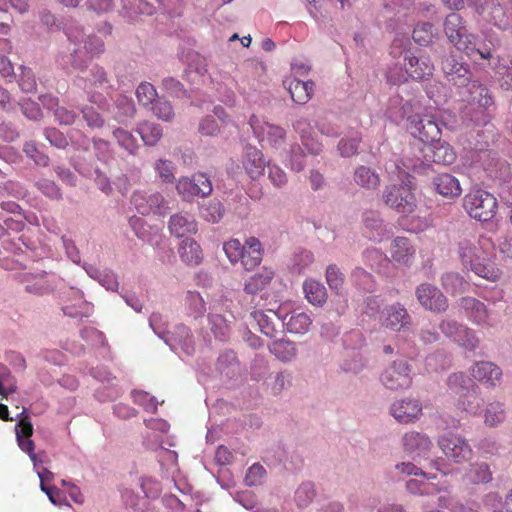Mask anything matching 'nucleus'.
Here are the masks:
<instances>
[{
	"mask_svg": "<svg viewBox=\"0 0 512 512\" xmlns=\"http://www.w3.org/2000/svg\"><path fill=\"white\" fill-rule=\"evenodd\" d=\"M360 142L361 137L359 135L342 138L338 143L340 155L343 157H351L355 155L358 151Z\"/></svg>",
	"mask_w": 512,
	"mask_h": 512,
	"instance_id": "de8ad7c7",
	"label": "nucleus"
},
{
	"mask_svg": "<svg viewBox=\"0 0 512 512\" xmlns=\"http://www.w3.org/2000/svg\"><path fill=\"white\" fill-rule=\"evenodd\" d=\"M55 118L60 124L71 125L75 122L77 114L65 107H57L54 111Z\"/></svg>",
	"mask_w": 512,
	"mask_h": 512,
	"instance_id": "338daca9",
	"label": "nucleus"
},
{
	"mask_svg": "<svg viewBox=\"0 0 512 512\" xmlns=\"http://www.w3.org/2000/svg\"><path fill=\"white\" fill-rule=\"evenodd\" d=\"M19 86L24 92H32L36 89V80L29 68H21Z\"/></svg>",
	"mask_w": 512,
	"mask_h": 512,
	"instance_id": "13d9d810",
	"label": "nucleus"
},
{
	"mask_svg": "<svg viewBox=\"0 0 512 512\" xmlns=\"http://www.w3.org/2000/svg\"><path fill=\"white\" fill-rule=\"evenodd\" d=\"M198 132L201 136L215 137L220 133V127L214 116L207 115L203 117L198 124Z\"/></svg>",
	"mask_w": 512,
	"mask_h": 512,
	"instance_id": "09e8293b",
	"label": "nucleus"
},
{
	"mask_svg": "<svg viewBox=\"0 0 512 512\" xmlns=\"http://www.w3.org/2000/svg\"><path fill=\"white\" fill-rule=\"evenodd\" d=\"M418 150L422 153V158L418 157L415 162L405 164L407 169L415 171L429 162L450 165L456 159L453 148L447 142H440L439 140L435 141V143L422 144L418 147Z\"/></svg>",
	"mask_w": 512,
	"mask_h": 512,
	"instance_id": "39448f33",
	"label": "nucleus"
},
{
	"mask_svg": "<svg viewBox=\"0 0 512 512\" xmlns=\"http://www.w3.org/2000/svg\"><path fill=\"white\" fill-rule=\"evenodd\" d=\"M314 497V485L310 482L301 484L295 492V500L299 507H306Z\"/></svg>",
	"mask_w": 512,
	"mask_h": 512,
	"instance_id": "49530a36",
	"label": "nucleus"
},
{
	"mask_svg": "<svg viewBox=\"0 0 512 512\" xmlns=\"http://www.w3.org/2000/svg\"><path fill=\"white\" fill-rule=\"evenodd\" d=\"M265 475V469L260 464H253L249 469L245 477V482L249 486H254L260 483L261 479Z\"/></svg>",
	"mask_w": 512,
	"mask_h": 512,
	"instance_id": "e2e57ef3",
	"label": "nucleus"
},
{
	"mask_svg": "<svg viewBox=\"0 0 512 512\" xmlns=\"http://www.w3.org/2000/svg\"><path fill=\"white\" fill-rule=\"evenodd\" d=\"M354 181L362 188L375 190L379 187L381 180L379 174L374 169L360 165L355 169Z\"/></svg>",
	"mask_w": 512,
	"mask_h": 512,
	"instance_id": "c85d7f7f",
	"label": "nucleus"
},
{
	"mask_svg": "<svg viewBox=\"0 0 512 512\" xmlns=\"http://www.w3.org/2000/svg\"><path fill=\"white\" fill-rule=\"evenodd\" d=\"M404 450L413 459L425 458L433 447V444L425 434L411 431L406 433L402 439Z\"/></svg>",
	"mask_w": 512,
	"mask_h": 512,
	"instance_id": "2eb2a0df",
	"label": "nucleus"
},
{
	"mask_svg": "<svg viewBox=\"0 0 512 512\" xmlns=\"http://www.w3.org/2000/svg\"><path fill=\"white\" fill-rule=\"evenodd\" d=\"M41 28L47 29L53 32L65 30L67 28L66 23L62 19H57L49 10L43 9L39 12Z\"/></svg>",
	"mask_w": 512,
	"mask_h": 512,
	"instance_id": "79ce46f5",
	"label": "nucleus"
},
{
	"mask_svg": "<svg viewBox=\"0 0 512 512\" xmlns=\"http://www.w3.org/2000/svg\"><path fill=\"white\" fill-rule=\"evenodd\" d=\"M23 114L30 120H39L42 117V111L39 105L30 100H25L20 104Z\"/></svg>",
	"mask_w": 512,
	"mask_h": 512,
	"instance_id": "680f3d73",
	"label": "nucleus"
},
{
	"mask_svg": "<svg viewBox=\"0 0 512 512\" xmlns=\"http://www.w3.org/2000/svg\"><path fill=\"white\" fill-rule=\"evenodd\" d=\"M151 109L156 117L164 121H169L174 117L172 105L162 98H158Z\"/></svg>",
	"mask_w": 512,
	"mask_h": 512,
	"instance_id": "603ef678",
	"label": "nucleus"
},
{
	"mask_svg": "<svg viewBox=\"0 0 512 512\" xmlns=\"http://www.w3.org/2000/svg\"><path fill=\"white\" fill-rule=\"evenodd\" d=\"M364 225L367 229V237L373 241H381L389 233L386 225L375 211L364 213Z\"/></svg>",
	"mask_w": 512,
	"mask_h": 512,
	"instance_id": "cd10ccee",
	"label": "nucleus"
},
{
	"mask_svg": "<svg viewBox=\"0 0 512 512\" xmlns=\"http://www.w3.org/2000/svg\"><path fill=\"white\" fill-rule=\"evenodd\" d=\"M471 374L475 380L487 387H495L501 379L502 370L492 362L480 361L475 363Z\"/></svg>",
	"mask_w": 512,
	"mask_h": 512,
	"instance_id": "aec40b11",
	"label": "nucleus"
},
{
	"mask_svg": "<svg viewBox=\"0 0 512 512\" xmlns=\"http://www.w3.org/2000/svg\"><path fill=\"white\" fill-rule=\"evenodd\" d=\"M81 113L88 127L98 129L104 126L105 119L93 107H83Z\"/></svg>",
	"mask_w": 512,
	"mask_h": 512,
	"instance_id": "864d4df0",
	"label": "nucleus"
},
{
	"mask_svg": "<svg viewBox=\"0 0 512 512\" xmlns=\"http://www.w3.org/2000/svg\"><path fill=\"white\" fill-rule=\"evenodd\" d=\"M454 341L468 350H475L479 343L475 333L466 326L459 330V333L457 336H455Z\"/></svg>",
	"mask_w": 512,
	"mask_h": 512,
	"instance_id": "a18cd8bd",
	"label": "nucleus"
},
{
	"mask_svg": "<svg viewBox=\"0 0 512 512\" xmlns=\"http://www.w3.org/2000/svg\"><path fill=\"white\" fill-rule=\"evenodd\" d=\"M267 312L268 313L261 310H255L251 313V316L257 322L259 330L266 336L272 338L275 337L277 330L275 328L271 315L277 316V314L273 310H268Z\"/></svg>",
	"mask_w": 512,
	"mask_h": 512,
	"instance_id": "72a5a7b5",
	"label": "nucleus"
},
{
	"mask_svg": "<svg viewBox=\"0 0 512 512\" xmlns=\"http://www.w3.org/2000/svg\"><path fill=\"white\" fill-rule=\"evenodd\" d=\"M461 306L467 317L474 323L483 325L488 320V310L484 303L473 297H463Z\"/></svg>",
	"mask_w": 512,
	"mask_h": 512,
	"instance_id": "bb28decb",
	"label": "nucleus"
},
{
	"mask_svg": "<svg viewBox=\"0 0 512 512\" xmlns=\"http://www.w3.org/2000/svg\"><path fill=\"white\" fill-rule=\"evenodd\" d=\"M73 36L70 40L83 43V46L79 45L73 49L71 54L72 66L82 70L88 60L103 51L104 44L96 34H73Z\"/></svg>",
	"mask_w": 512,
	"mask_h": 512,
	"instance_id": "423d86ee",
	"label": "nucleus"
},
{
	"mask_svg": "<svg viewBox=\"0 0 512 512\" xmlns=\"http://www.w3.org/2000/svg\"><path fill=\"white\" fill-rule=\"evenodd\" d=\"M391 260L398 265L410 266L415 257L416 249L406 237H396L389 249Z\"/></svg>",
	"mask_w": 512,
	"mask_h": 512,
	"instance_id": "f3484780",
	"label": "nucleus"
},
{
	"mask_svg": "<svg viewBox=\"0 0 512 512\" xmlns=\"http://www.w3.org/2000/svg\"><path fill=\"white\" fill-rule=\"evenodd\" d=\"M380 322L386 328L399 331L410 323V316L404 307L397 304L386 307L381 312Z\"/></svg>",
	"mask_w": 512,
	"mask_h": 512,
	"instance_id": "412c9836",
	"label": "nucleus"
},
{
	"mask_svg": "<svg viewBox=\"0 0 512 512\" xmlns=\"http://www.w3.org/2000/svg\"><path fill=\"white\" fill-rule=\"evenodd\" d=\"M442 69L447 80L458 87L468 86L472 82L469 67L458 62L453 56L443 61Z\"/></svg>",
	"mask_w": 512,
	"mask_h": 512,
	"instance_id": "4468645a",
	"label": "nucleus"
},
{
	"mask_svg": "<svg viewBox=\"0 0 512 512\" xmlns=\"http://www.w3.org/2000/svg\"><path fill=\"white\" fill-rule=\"evenodd\" d=\"M168 229L171 235L182 238L196 234L198 225L192 215L188 213H177L170 217Z\"/></svg>",
	"mask_w": 512,
	"mask_h": 512,
	"instance_id": "6ab92c4d",
	"label": "nucleus"
},
{
	"mask_svg": "<svg viewBox=\"0 0 512 512\" xmlns=\"http://www.w3.org/2000/svg\"><path fill=\"white\" fill-rule=\"evenodd\" d=\"M476 34H449V42L453 44L457 50L465 53L467 56L472 57L478 54L482 59H490L492 54L488 48H477L475 44Z\"/></svg>",
	"mask_w": 512,
	"mask_h": 512,
	"instance_id": "a211bd4d",
	"label": "nucleus"
},
{
	"mask_svg": "<svg viewBox=\"0 0 512 512\" xmlns=\"http://www.w3.org/2000/svg\"><path fill=\"white\" fill-rule=\"evenodd\" d=\"M305 297L312 305H322L325 303L327 294L326 289L316 280H306L303 285Z\"/></svg>",
	"mask_w": 512,
	"mask_h": 512,
	"instance_id": "2f4dec72",
	"label": "nucleus"
},
{
	"mask_svg": "<svg viewBox=\"0 0 512 512\" xmlns=\"http://www.w3.org/2000/svg\"><path fill=\"white\" fill-rule=\"evenodd\" d=\"M26 155L33 159L37 165L47 166L49 158L45 154L38 151L37 146L34 142H26L23 148Z\"/></svg>",
	"mask_w": 512,
	"mask_h": 512,
	"instance_id": "6e6d98bb",
	"label": "nucleus"
},
{
	"mask_svg": "<svg viewBox=\"0 0 512 512\" xmlns=\"http://www.w3.org/2000/svg\"><path fill=\"white\" fill-rule=\"evenodd\" d=\"M469 92L472 100L477 102L479 106L489 108L494 104L493 97L489 93L488 88L479 81H472L469 84Z\"/></svg>",
	"mask_w": 512,
	"mask_h": 512,
	"instance_id": "c9c22d12",
	"label": "nucleus"
},
{
	"mask_svg": "<svg viewBox=\"0 0 512 512\" xmlns=\"http://www.w3.org/2000/svg\"><path fill=\"white\" fill-rule=\"evenodd\" d=\"M138 133L146 145H155L162 137V129L158 124L143 122L138 127Z\"/></svg>",
	"mask_w": 512,
	"mask_h": 512,
	"instance_id": "e433bc0d",
	"label": "nucleus"
},
{
	"mask_svg": "<svg viewBox=\"0 0 512 512\" xmlns=\"http://www.w3.org/2000/svg\"><path fill=\"white\" fill-rule=\"evenodd\" d=\"M464 326L458 324L456 321L452 319H445L443 320L439 328L447 337L455 339V336L459 333V330L462 329Z\"/></svg>",
	"mask_w": 512,
	"mask_h": 512,
	"instance_id": "774afa93",
	"label": "nucleus"
},
{
	"mask_svg": "<svg viewBox=\"0 0 512 512\" xmlns=\"http://www.w3.org/2000/svg\"><path fill=\"white\" fill-rule=\"evenodd\" d=\"M415 294L420 305L426 310L441 313L448 308L446 296L434 285L422 283L416 288Z\"/></svg>",
	"mask_w": 512,
	"mask_h": 512,
	"instance_id": "9b49d317",
	"label": "nucleus"
},
{
	"mask_svg": "<svg viewBox=\"0 0 512 512\" xmlns=\"http://www.w3.org/2000/svg\"><path fill=\"white\" fill-rule=\"evenodd\" d=\"M17 391V385L15 378L9 371L3 373V377L0 380V395L2 398H7L8 395L13 394Z\"/></svg>",
	"mask_w": 512,
	"mask_h": 512,
	"instance_id": "4d7b16f0",
	"label": "nucleus"
},
{
	"mask_svg": "<svg viewBox=\"0 0 512 512\" xmlns=\"http://www.w3.org/2000/svg\"><path fill=\"white\" fill-rule=\"evenodd\" d=\"M155 170L163 182H172L174 180L173 167L171 163L160 159L156 165Z\"/></svg>",
	"mask_w": 512,
	"mask_h": 512,
	"instance_id": "052dcab7",
	"label": "nucleus"
},
{
	"mask_svg": "<svg viewBox=\"0 0 512 512\" xmlns=\"http://www.w3.org/2000/svg\"><path fill=\"white\" fill-rule=\"evenodd\" d=\"M438 444L443 453L457 463L468 461L472 457L473 452L470 445L461 436L444 435L439 439Z\"/></svg>",
	"mask_w": 512,
	"mask_h": 512,
	"instance_id": "f8f14e48",
	"label": "nucleus"
},
{
	"mask_svg": "<svg viewBox=\"0 0 512 512\" xmlns=\"http://www.w3.org/2000/svg\"><path fill=\"white\" fill-rule=\"evenodd\" d=\"M113 136L121 148L126 150L129 154L135 155L139 145L137 139L131 132L123 128H117L113 131Z\"/></svg>",
	"mask_w": 512,
	"mask_h": 512,
	"instance_id": "ea45409f",
	"label": "nucleus"
},
{
	"mask_svg": "<svg viewBox=\"0 0 512 512\" xmlns=\"http://www.w3.org/2000/svg\"><path fill=\"white\" fill-rule=\"evenodd\" d=\"M243 252L240 261L246 270H251L260 264L263 250L257 238L249 237L244 243Z\"/></svg>",
	"mask_w": 512,
	"mask_h": 512,
	"instance_id": "393cba45",
	"label": "nucleus"
},
{
	"mask_svg": "<svg viewBox=\"0 0 512 512\" xmlns=\"http://www.w3.org/2000/svg\"><path fill=\"white\" fill-rule=\"evenodd\" d=\"M406 487L413 494H432L438 490L433 483L424 480V478L421 480L410 479L407 481Z\"/></svg>",
	"mask_w": 512,
	"mask_h": 512,
	"instance_id": "3c124183",
	"label": "nucleus"
},
{
	"mask_svg": "<svg viewBox=\"0 0 512 512\" xmlns=\"http://www.w3.org/2000/svg\"><path fill=\"white\" fill-rule=\"evenodd\" d=\"M444 289L452 295L462 293L467 286V282L457 272H448L441 278Z\"/></svg>",
	"mask_w": 512,
	"mask_h": 512,
	"instance_id": "58836bf2",
	"label": "nucleus"
},
{
	"mask_svg": "<svg viewBox=\"0 0 512 512\" xmlns=\"http://www.w3.org/2000/svg\"><path fill=\"white\" fill-rule=\"evenodd\" d=\"M326 280L331 289L338 290L343 284V274L335 265H329L326 270Z\"/></svg>",
	"mask_w": 512,
	"mask_h": 512,
	"instance_id": "bf43d9fd",
	"label": "nucleus"
},
{
	"mask_svg": "<svg viewBox=\"0 0 512 512\" xmlns=\"http://www.w3.org/2000/svg\"><path fill=\"white\" fill-rule=\"evenodd\" d=\"M224 207L219 200H211L208 205L203 208V216L213 223L220 221L224 215Z\"/></svg>",
	"mask_w": 512,
	"mask_h": 512,
	"instance_id": "8fccbe9b",
	"label": "nucleus"
},
{
	"mask_svg": "<svg viewBox=\"0 0 512 512\" xmlns=\"http://www.w3.org/2000/svg\"><path fill=\"white\" fill-rule=\"evenodd\" d=\"M463 207L470 217L478 221H489L498 208L493 194L483 189H472L463 198Z\"/></svg>",
	"mask_w": 512,
	"mask_h": 512,
	"instance_id": "20e7f679",
	"label": "nucleus"
},
{
	"mask_svg": "<svg viewBox=\"0 0 512 512\" xmlns=\"http://www.w3.org/2000/svg\"><path fill=\"white\" fill-rule=\"evenodd\" d=\"M466 477L472 484L488 483L492 480V473L488 464L475 463L471 465Z\"/></svg>",
	"mask_w": 512,
	"mask_h": 512,
	"instance_id": "4c0bfd02",
	"label": "nucleus"
},
{
	"mask_svg": "<svg viewBox=\"0 0 512 512\" xmlns=\"http://www.w3.org/2000/svg\"><path fill=\"white\" fill-rule=\"evenodd\" d=\"M292 100L297 104H306L314 93L315 84L313 81H301L293 78L285 82Z\"/></svg>",
	"mask_w": 512,
	"mask_h": 512,
	"instance_id": "5701e85b",
	"label": "nucleus"
},
{
	"mask_svg": "<svg viewBox=\"0 0 512 512\" xmlns=\"http://www.w3.org/2000/svg\"><path fill=\"white\" fill-rule=\"evenodd\" d=\"M176 189L185 200H191L194 197H206L212 192L210 179L203 173H197L191 177H181Z\"/></svg>",
	"mask_w": 512,
	"mask_h": 512,
	"instance_id": "9d476101",
	"label": "nucleus"
},
{
	"mask_svg": "<svg viewBox=\"0 0 512 512\" xmlns=\"http://www.w3.org/2000/svg\"><path fill=\"white\" fill-rule=\"evenodd\" d=\"M505 418L504 409L501 403H491L485 411V423L491 427L497 426Z\"/></svg>",
	"mask_w": 512,
	"mask_h": 512,
	"instance_id": "c03bdc74",
	"label": "nucleus"
},
{
	"mask_svg": "<svg viewBox=\"0 0 512 512\" xmlns=\"http://www.w3.org/2000/svg\"><path fill=\"white\" fill-rule=\"evenodd\" d=\"M181 260L190 266H197L203 260V252L200 244L192 238L184 239L178 248Z\"/></svg>",
	"mask_w": 512,
	"mask_h": 512,
	"instance_id": "a878e982",
	"label": "nucleus"
},
{
	"mask_svg": "<svg viewBox=\"0 0 512 512\" xmlns=\"http://www.w3.org/2000/svg\"><path fill=\"white\" fill-rule=\"evenodd\" d=\"M270 351L281 361H290L296 356V347L293 342L279 340L274 341L270 346Z\"/></svg>",
	"mask_w": 512,
	"mask_h": 512,
	"instance_id": "a19ab883",
	"label": "nucleus"
},
{
	"mask_svg": "<svg viewBox=\"0 0 512 512\" xmlns=\"http://www.w3.org/2000/svg\"><path fill=\"white\" fill-rule=\"evenodd\" d=\"M455 251L464 271L490 282L500 280L502 272L495 262V245L490 237H463L457 242Z\"/></svg>",
	"mask_w": 512,
	"mask_h": 512,
	"instance_id": "f257e3e1",
	"label": "nucleus"
},
{
	"mask_svg": "<svg viewBox=\"0 0 512 512\" xmlns=\"http://www.w3.org/2000/svg\"><path fill=\"white\" fill-rule=\"evenodd\" d=\"M265 160L262 152L254 147L247 146L243 156V167L253 179L260 177L265 169Z\"/></svg>",
	"mask_w": 512,
	"mask_h": 512,
	"instance_id": "4be33fe9",
	"label": "nucleus"
},
{
	"mask_svg": "<svg viewBox=\"0 0 512 512\" xmlns=\"http://www.w3.org/2000/svg\"><path fill=\"white\" fill-rule=\"evenodd\" d=\"M464 28L463 19L459 14L451 13L446 17L444 22L445 32H461Z\"/></svg>",
	"mask_w": 512,
	"mask_h": 512,
	"instance_id": "0e129e2a",
	"label": "nucleus"
},
{
	"mask_svg": "<svg viewBox=\"0 0 512 512\" xmlns=\"http://www.w3.org/2000/svg\"><path fill=\"white\" fill-rule=\"evenodd\" d=\"M244 244L238 239H231L226 242L223 246L226 256L232 263H236L240 260L243 252Z\"/></svg>",
	"mask_w": 512,
	"mask_h": 512,
	"instance_id": "5fc2aeb1",
	"label": "nucleus"
},
{
	"mask_svg": "<svg viewBox=\"0 0 512 512\" xmlns=\"http://www.w3.org/2000/svg\"><path fill=\"white\" fill-rule=\"evenodd\" d=\"M123 9L126 15L135 20L138 15H151L153 13V6L145 0H121Z\"/></svg>",
	"mask_w": 512,
	"mask_h": 512,
	"instance_id": "f704fd0d",
	"label": "nucleus"
},
{
	"mask_svg": "<svg viewBox=\"0 0 512 512\" xmlns=\"http://www.w3.org/2000/svg\"><path fill=\"white\" fill-rule=\"evenodd\" d=\"M312 324L310 315L305 312L294 311L287 322L285 323L287 330L290 333L304 334L306 333Z\"/></svg>",
	"mask_w": 512,
	"mask_h": 512,
	"instance_id": "473e14b6",
	"label": "nucleus"
},
{
	"mask_svg": "<svg viewBox=\"0 0 512 512\" xmlns=\"http://www.w3.org/2000/svg\"><path fill=\"white\" fill-rule=\"evenodd\" d=\"M136 96L139 103L143 106H153L158 99L155 87L148 82H143L137 87Z\"/></svg>",
	"mask_w": 512,
	"mask_h": 512,
	"instance_id": "37998d69",
	"label": "nucleus"
},
{
	"mask_svg": "<svg viewBox=\"0 0 512 512\" xmlns=\"http://www.w3.org/2000/svg\"><path fill=\"white\" fill-rule=\"evenodd\" d=\"M399 185L386 187L383 193L384 203L401 214H410L416 209V197L413 192L412 176L404 170L399 172Z\"/></svg>",
	"mask_w": 512,
	"mask_h": 512,
	"instance_id": "f03ea898",
	"label": "nucleus"
},
{
	"mask_svg": "<svg viewBox=\"0 0 512 512\" xmlns=\"http://www.w3.org/2000/svg\"><path fill=\"white\" fill-rule=\"evenodd\" d=\"M274 278V272L266 267H263L259 272L255 273L246 282L244 290L248 294H256L263 291Z\"/></svg>",
	"mask_w": 512,
	"mask_h": 512,
	"instance_id": "c756f323",
	"label": "nucleus"
},
{
	"mask_svg": "<svg viewBox=\"0 0 512 512\" xmlns=\"http://www.w3.org/2000/svg\"><path fill=\"white\" fill-rule=\"evenodd\" d=\"M433 185L436 192L444 198H458L462 193L459 180L451 174H439L434 178Z\"/></svg>",
	"mask_w": 512,
	"mask_h": 512,
	"instance_id": "b1692460",
	"label": "nucleus"
},
{
	"mask_svg": "<svg viewBox=\"0 0 512 512\" xmlns=\"http://www.w3.org/2000/svg\"><path fill=\"white\" fill-rule=\"evenodd\" d=\"M382 384L390 390L407 389L412 384V369L407 360H394L381 375Z\"/></svg>",
	"mask_w": 512,
	"mask_h": 512,
	"instance_id": "0eeeda50",
	"label": "nucleus"
},
{
	"mask_svg": "<svg viewBox=\"0 0 512 512\" xmlns=\"http://www.w3.org/2000/svg\"><path fill=\"white\" fill-rule=\"evenodd\" d=\"M249 125L260 142H267L273 149H280L286 141V130L279 125L271 124L252 115Z\"/></svg>",
	"mask_w": 512,
	"mask_h": 512,
	"instance_id": "6e6552de",
	"label": "nucleus"
},
{
	"mask_svg": "<svg viewBox=\"0 0 512 512\" xmlns=\"http://www.w3.org/2000/svg\"><path fill=\"white\" fill-rule=\"evenodd\" d=\"M409 128L422 144L433 143L440 138L441 130L430 114L416 113L409 118Z\"/></svg>",
	"mask_w": 512,
	"mask_h": 512,
	"instance_id": "1a4fd4ad",
	"label": "nucleus"
},
{
	"mask_svg": "<svg viewBox=\"0 0 512 512\" xmlns=\"http://www.w3.org/2000/svg\"><path fill=\"white\" fill-rule=\"evenodd\" d=\"M392 416L401 423H410L422 413V405L417 399L404 398L396 401L390 408Z\"/></svg>",
	"mask_w": 512,
	"mask_h": 512,
	"instance_id": "dca6fc26",
	"label": "nucleus"
},
{
	"mask_svg": "<svg viewBox=\"0 0 512 512\" xmlns=\"http://www.w3.org/2000/svg\"><path fill=\"white\" fill-rule=\"evenodd\" d=\"M132 202L137 211L142 215L150 213L163 214L165 212V200L160 193L135 192Z\"/></svg>",
	"mask_w": 512,
	"mask_h": 512,
	"instance_id": "ddd939ff",
	"label": "nucleus"
},
{
	"mask_svg": "<svg viewBox=\"0 0 512 512\" xmlns=\"http://www.w3.org/2000/svg\"><path fill=\"white\" fill-rule=\"evenodd\" d=\"M106 82V73L101 67H95L92 70V78L84 80L83 88L89 94V101L91 103L97 104L98 106H101L104 103V98L93 92L92 86H102Z\"/></svg>",
	"mask_w": 512,
	"mask_h": 512,
	"instance_id": "7c9ffc66",
	"label": "nucleus"
},
{
	"mask_svg": "<svg viewBox=\"0 0 512 512\" xmlns=\"http://www.w3.org/2000/svg\"><path fill=\"white\" fill-rule=\"evenodd\" d=\"M409 42L407 34H400L393 40L391 54L393 57L401 56L404 53V70L406 77L400 75L398 81H406L408 78L422 80L431 76L433 64L428 57H415L406 51L404 44Z\"/></svg>",
	"mask_w": 512,
	"mask_h": 512,
	"instance_id": "7ed1b4c3",
	"label": "nucleus"
},
{
	"mask_svg": "<svg viewBox=\"0 0 512 512\" xmlns=\"http://www.w3.org/2000/svg\"><path fill=\"white\" fill-rule=\"evenodd\" d=\"M45 135L48 141L57 148H65L68 145L65 135L56 128L46 129Z\"/></svg>",
	"mask_w": 512,
	"mask_h": 512,
	"instance_id": "69168bd1",
	"label": "nucleus"
}]
</instances>
